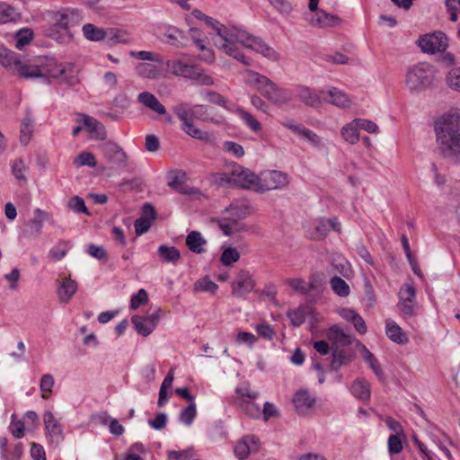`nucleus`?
I'll use <instances>...</instances> for the list:
<instances>
[{
    "label": "nucleus",
    "mask_w": 460,
    "mask_h": 460,
    "mask_svg": "<svg viewBox=\"0 0 460 460\" xmlns=\"http://www.w3.org/2000/svg\"><path fill=\"white\" fill-rule=\"evenodd\" d=\"M192 15L199 20L204 21L217 31V39L215 40V44L222 52L235 58L243 65L249 66L251 62L242 52V48L252 49L270 60H279V53L261 38L254 37L246 31L236 27L227 28L199 9L193 10Z\"/></svg>",
    "instance_id": "nucleus-1"
},
{
    "label": "nucleus",
    "mask_w": 460,
    "mask_h": 460,
    "mask_svg": "<svg viewBox=\"0 0 460 460\" xmlns=\"http://www.w3.org/2000/svg\"><path fill=\"white\" fill-rule=\"evenodd\" d=\"M437 142L445 157L460 161V112L443 115L435 123Z\"/></svg>",
    "instance_id": "nucleus-2"
},
{
    "label": "nucleus",
    "mask_w": 460,
    "mask_h": 460,
    "mask_svg": "<svg viewBox=\"0 0 460 460\" xmlns=\"http://www.w3.org/2000/svg\"><path fill=\"white\" fill-rule=\"evenodd\" d=\"M438 71L428 62H419L407 67L404 85L411 94H420L431 89L437 83Z\"/></svg>",
    "instance_id": "nucleus-3"
},
{
    "label": "nucleus",
    "mask_w": 460,
    "mask_h": 460,
    "mask_svg": "<svg viewBox=\"0 0 460 460\" xmlns=\"http://www.w3.org/2000/svg\"><path fill=\"white\" fill-rule=\"evenodd\" d=\"M45 78H52L60 84L68 86L75 85L79 83L78 71L74 63H58L53 58L47 59L45 62Z\"/></svg>",
    "instance_id": "nucleus-4"
},
{
    "label": "nucleus",
    "mask_w": 460,
    "mask_h": 460,
    "mask_svg": "<svg viewBox=\"0 0 460 460\" xmlns=\"http://www.w3.org/2000/svg\"><path fill=\"white\" fill-rule=\"evenodd\" d=\"M289 184V177L281 171H270L257 175L254 191L263 193L268 190H280Z\"/></svg>",
    "instance_id": "nucleus-5"
},
{
    "label": "nucleus",
    "mask_w": 460,
    "mask_h": 460,
    "mask_svg": "<svg viewBox=\"0 0 460 460\" xmlns=\"http://www.w3.org/2000/svg\"><path fill=\"white\" fill-rule=\"evenodd\" d=\"M168 66L172 73L177 76L199 80V84L204 85H211L213 84V79L209 75L202 74L195 66L188 65L181 61H172L168 64Z\"/></svg>",
    "instance_id": "nucleus-6"
},
{
    "label": "nucleus",
    "mask_w": 460,
    "mask_h": 460,
    "mask_svg": "<svg viewBox=\"0 0 460 460\" xmlns=\"http://www.w3.org/2000/svg\"><path fill=\"white\" fill-rule=\"evenodd\" d=\"M232 187L249 189L254 190L257 175L251 170L234 163L230 165Z\"/></svg>",
    "instance_id": "nucleus-7"
},
{
    "label": "nucleus",
    "mask_w": 460,
    "mask_h": 460,
    "mask_svg": "<svg viewBox=\"0 0 460 460\" xmlns=\"http://www.w3.org/2000/svg\"><path fill=\"white\" fill-rule=\"evenodd\" d=\"M448 46L447 38L442 31H436L420 38L419 47L425 53L443 52Z\"/></svg>",
    "instance_id": "nucleus-8"
},
{
    "label": "nucleus",
    "mask_w": 460,
    "mask_h": 460,
    "mask_svg": "<svg viewBox=\"0 0 460 460\" xmlns=\"http://www.w3.org/2000/svg\"><path fill=\"white\" fill-rule=\"evenodd\" d=\"M281 124L286 128L291 130L294 134L306 140L314 147L321 148L324 146L321 137L303 125L296 123L294 119H285Z\"/></svg>",
    "instance_id": "nucleus-9"
},
{
    "label": "nucleus",
    "mask_w": 460,
    "mask_h": 460,
    "mask_svg": "<svg viewBox=\"0 0 460 460\" xmlns=\"http://www.w3.org/2000/svg\"><path fill=\"white\" fill-rule=\"evenodd\" d=\"M162 310L159 308L155 313L147 314L146 316L133 315L131 322L138 334L145 337L148 336L153 332L158 324L160 315L159 313Z\"/></svg>",
    "instance_id": "nucleus-10"
},
{
    "label": "nucleus",
    "mask_w": 460,
    "mask_h": 460,
    "mask_svg": "<svg viewBox=\"0 0 460 460\" xmlns=\"http://www.w3.org/2000/svg\"><path fill=\"white\" fill-rule=\"evenodd\" d=\"M81 21L82 16L77 9H62L53 15V24L69 30L78 25Z\"/></svg>",
    "instance_id": "nucleus-11"
},
{
    "label": "nucleus",
    "mask_w": 460,
    "mask_h": 460,
    "mask_svg": "<svg viewBox=\"0 0 460 460\" xmlns=\"http://www.w3.org/2000/svg\"><path fill=\"white\" fill-rule=\"evenodd\" d=\"M255 286L252 274L246 270H241L232 283V293L237 297H243L250 293Z\"/></svg>",
    "instance_id": "nucleus-12"
},
{
    "label": "nucleus",
    "mask_w": 460,
    "mask_h": 460,
    "mask_svg": "<svg viewBox=\"0 0 460 460\" xmlns=\"http://www.w3.org/2000/svg\"><path fill=\"white\" fill-rule=\"evenodd\" d=\"M43 423L46 436L51 443L58 444L64 439L62 426L50 411L44 412Z\"/></svg>",
    "instance_id": "nucleus-13"
},
{
    "label": "nucleus",
    "mask_w": 460,
    "mask_h": 460,
    "mask_svg": "<svg viewBox=\"0 0 460 460\" xmlns=\"http://www.w3.org/2000/svg\"><path fill=\"white\" fill-rule=\"evenodd\" d=\"M260 449L259 438L254 435H247L242 438L234 447V455L240 460L247 458L251 454L257 453Z\"/></svg>",
    "instance_id": "nucleus-14"
},
{
    "label": "nucleus",
    "mask_w": 460,
    "mask_h": 460,
    "mask_svg": "<svg viewBox=\"0 0 460 460\" xmlns=\"http://www.w3.org/2000/svg\"><path fill=\"white\" fill-rule=\"evenodd\" d=\"M102 152L104 157L119 167H125L128 156L122 148L115 143L107 142L102 146Z\"/></svg>",
    "instance_id": "nucleus-15"
},
{
    "label": "nucleus",
    "mask_w": 460,
    "mask_h": 460,
    "mask_svg": "<svg viewBox=\"0 0 460 460\" xmlns=\"http://www.w3.org/2000/svg\"><path fill=\"white\" fill-rule=\"evenodd\" d=\"M264 97L272 104L280 107L288 104L292 100V93L288 89L278 86L273 82L268 91L265 92Z\"/></svg>",
    "instance_id": "nucleus-16"
},
{
    "label": "nucleus",
    "mask_w": 460,
    "mask_h": 460,
    "mask_svg": "<svg viewBox=\"0 0 460 460\" xmlns=\"http://www.w3.org/2000/svg\"><path fill=\"white\" fill-rule=\"evenodd\" d=\"M243 75L245 84L261 93L263 96L273 83L267 76L253 70H246Z\"/></svg>",
    "instance_id": "nucleus-17"
},
{
    "label": "nucleus",
    "mask_w": 460,
    "mask_h": 460,
    "mask_svg": "<svg viewBox=\"0 0 460 460\" xmlns=\"http://www.w3.org/2000/svg\"><path fill=\"white\" fill-rule=\"evenodd\" d=\"M328 340L332 343V348L348 346L352 343L353 337L348 331L334 325L326 333Z\"/></svg>",
    "instance_id": "nucleus-18"
},
{
    "label": "nucleus",
    "mask_w": 460,
    "mask_h": 460,
    "mask_svg": "<svg viewBox=\"0 0 460 460\" xmlns=\"http://www.w3.org/2000/svg\"><path fill=\"white\" fill-rule=\"evenodd\" d=\"M44 70L45 63L40 66H33L20 61L14 73L25 79L45 78L46 72Z\"/></svg>",
    "instance_id": "nucleus-19"
},
{
    "label": "nucleus",
    "mask_w": 460,
    "mask_h": 460,
    "mask_svg": "<svg viewBox=\"0 0 460 460\" xmlns=\"http://www.w3.org/2000/svg\"><path fill=\"white\" fill-rule=\"evenodd\" d=\"M293 402L296 411L305 414L314 406L315 399L311 396L307 390H299L295 394Z\"/></svg>",
    "instance_id": "nucleus-20"
},
{
    "label": "nucleus",
    "mask_w": 460,
    "mask_h": 460,
    "mask_svg": "<svg viewBox=\"0 0 460 460\" xmlns=\"http://www.w3.org/2000/svg\"><path fill=\"white\" fill-rule=\"evenodd\" d=\"M137 102L159 115L166 114L165 107L159 102L155 95L149 92L140 93L137 95Z\"/></svg>",
    "instance_id": "nucleus-21"
},
{
    "label": "nucleus",
    "mask_w": 460,
    "mask_h": 460,
    "mask_svg": "<svg viewBox=\"0 0 460 460\" xmlns=\"http://www.w3.org/2000/svg\"><path fill=\"white\" fill-rule=\"evenodd\" d=\"M77 291L76 281L70 278H65L61 280L58 288V296L61 303L66 304Z\"/></svg>",
    "instance_id": "nucleus-22"
},
{
    "label": "nucleus",
    "mask_w": 460,
    "mask_h": 460,
    "mask_svg": "<svg viewBox=\"0 0 460 460\" xmlns=\"http://www.w3.org/2000/svg\"><path fill=\"white\" fill-rule=\"evenodd\" d=\"M79 117L81 118L80 121L84 124L90 134L95 135V137L101 139L105 137L106 130L102 123L95 118L84 113L79 114Z\"/></svg>",
    "instance_id": "nucleus-23"
},
{
    "label": "nucleus",
    "mask_w": 460,
    "mask_h": 460,
    "mask_svg": "<svg viewBox=\"0 0 460 460\" xmlns=\"http://www.w3.org/2000/svg\"><path fill=\"white\" fill-rule=\"evenodd\" d=\"M385 332L391 341L398 344H406L409 341L407 334L393 320L386 321Z\"/></svg>",
    "instance_id": "nucleus-24"
},
{
    "label": "nucleus",
    "mask_w": 460,
    "mask_h": 460,
    "mask_svg": "<svg viewBox=\"0 0 460 460\" xmlns=\"http://www.w3.org/2000/svg\"><path fill=\"white\" fill-rule=\"evenodd\" d=\"M186 245L192 252L200 254L205 252L206 239L198 231H191L186 237Z\"/></svg>",
    "instance_id": "nucleus-25"
},
{
    "label": "nucleus",
    "mask_w": 460,
    "mask_h": 460,
    "mask_svg": "<svg viewBox=\"0 0 460 460\" xmlns=\"http://www.w3.org/2000/svg\"><path fill=\"white\" fill-rule=\"evenodd\" d=\"M332 350L331 367L335 371L339 370L343 365H347L353 360L352 353L346 351L345 349L332 348Z\"/></svg>",
    "instance_id": "nucleus-26"
},
{
    "label": "nucleus",
    "mask_w": 460,
    "mask_h": 460,
    "mask_svg": "<svg viewBox=\"0 0 460 460\" xmlns=\"http://www.w3.org/2000/svg\"><path fill=\"white\" fill-rule=\"evenodd\" d=\"M47 35L50 39L63 44L69 43L74 37V34L71 30L62 28L60 26H56L55 24H52L48 29Z\"/></svg>",
    "instance_id": "nucleus-27"
},
{
    "label": "nucleus",
    "mask_w": 460,
    "mask_h": 460,
    "mask_svg": "<svg viewBox=\"0 0 460 460\" xmlns=\"http://www.w3.org/2000/svg\"><path fill=\"white\" fill-rule=\"evenodd\" d=\"M254 399L243 398L237 400L234 403L238 408L248 417L252 419H259L261 415L260 405L253 402Z\"/></svg>",
    "instance_id": "nucleus-28"
},
{
    "label": "nucleus",
    "mask_w": 460,
    "mask_h": 460,
    "mask_svg": "<svg viewBox=\"0 0 460 460\" xmlns=\"http://www.w3.org/2000/svg\"><path fill=\"white\" fill-rule=\"evenodd\" d=\"M351 394L361 401H367L370 398V385L369 383L363 379H356L350 387Z\"/></svg>",
    "instance_id": "nucleus-29"
},
{
    "label": "nucleus",
    "mask_w": 460,
    "mask_h": 460,
    "mask_svg": "<svg viewBox=\"0 0 460 460\" xmlns=\"http://www.w3.org/2000/svg\"><path fill=\"white\" fill-rule=\"evenodd\" d=\"M20 61L19 56L13 51L7 49H0V64L10 72H15Z\"/></svg>",
    "instance_id": "nucleus-30"
},
{
    "label": "nucleus",
    "mask_w": 460,
    "mask_h": 460,
    "mask_svg": "<svg viewBox=\"0 0 460 460\" xmlns=\"http://www.w3.org/2000/svg\"><path fill=\"white\" fill-rule=\"evenodd\" d=\"M329 99L328 102L339 107V108H349L351 104V100L344 93L337 88H332L327 92Z\"/></svg>",
    "instance_id": "nucleus-31"
},
{
    "label": "nucleus",
    "mask_w": 460,
    "mask_h": 460,
    "mask_svg": "<svg viewBox=\"0 0 460 460\" xmlns=\"http://www.w3.org/2000/svg\"><path fill=\"white\" fill-rule=\"evenodd\" d=\"M106 40L114 44H128L131 42L129 32L117 28H109L106 30Z\"/></svg>",
    "instance_id": "nucleus-32"
},
{
    "label": "nucleus",
    "mask_w": 460,
    "mask_h": 460,
    "mask_svg": "<svg viewBox=\"0 0 460 460\" xmlns=\"http://www.w3.org/2000/svg\"><path fill=\"white\" fill-rule=\"evenodd\" d=\"M358 347L359 348L364 360L368 364L369 367L374 373L379 377H382L383 372L376 358L371 353V351L361 342L358 341Z\"/></svg>",
    "instance_id": "nucleus-33"
},
{
    "label": "nucleus",
    "mask_w": 460,
    "mask_h": 460,
    "mask_svg": "<svg viewBox=\"0 0 460 460\" xmlns=\"http://www.w3.org/2000/svg\"><path fill=\"white\" fill-rule=\"evenodd\" d=\"M157 254L164 261L173 264L181 258V252L176 247L164 244L158 247Z\"/></svg>",
    "instance_id": "nucleus-34"
},
{
    "label": "nucleus",
    "mask_w": 460,
    "mask_h": 460,
    "mask_svg": "<svg viewBox=\"0 0 460 460\" xmlns=\"http://www.w3.org/2000/svg\"><path fill=\"white\" fill-rule=\"evenodd\" d=\"M358 129V124L355 123L353 119L341 128V134L347 143L355 145L359 140Z\"/></svg>",
    "instance_id": "nucleus-35"
},
{
    "label": "nucleus",
    "mask_w": 460,
    "mask_h": 460,
    "mask_svg": "<svg viewBox=\"0 0 460 460\" xmlns=\"http://www.w3.org/2000/svg\"><path fill=\"white\" fill-rule=\"evenodd\" d=\"M84 36L92 41H99L106 39V30L99 28L92 23H86L83 26Z\"/></svg>",
    "instance_id": "nucleus-36"
},
{
    "label": "nucleus",
    "mask_w": 460,
    "mask_h": 460,
    "mask_svg": "<svg viewBox=\"0 0 460 460\" xmlns=\"http://www.w3.org/2000/svg\"><path fill=\"white\" fill-rule=\"evenodd\" d=\"M297 94L299 99L308 106L318 107L321 103L319 96L308 87L300 86Z\"/></svg>",
    "instance_id": "nucleus-37"
},
{
    "label": "nucleus",
    "mask_w": 460,
    "mask_h": 460,
    "mask_svg": "<svg viewBox=\"0 0 460 460\" xmlns=\"http://www.w3.org/2000/svg\"><path fill=\"white\" fill-rule=\"evenodd\" d=\"M173 112L178 119L182 122L181 126L190 123L192 120V106L188 103L182 102L173 107Z\"/></svg>",
    "instance_id": "nucleus-38"
},
{
    "label": "nucleus",
    "mask_w": 460,
    "mask_h": 460,
    "mask_svg": "<svg viewBox=\"0 0 460 460\" xmlns=\"http://www.w3.org/2000/svg\"><path fill=\"white\" fill-rule=\"evenodd\" d=\"M235 111L243 123L253 132H258L261 129V124L250 112L241 107H237Z\"/></svg>",
    "instance_id": "nucleus-39"
},
{
    "label": "nucleus",
    "mask_w": 460,
    "mask_h": 460,
    "mask_svg": "<svg viewBox=\"0 0 460 460\" xmlns=\"http://www.w3.org/2000/svg\"><path fill=\"white\" fill-rule=\"evenodd\" d=\"M330 285L332 291L339 296L346 297L350 293V288L347 282L338 276H334L330 279Z\"/></svg>",
    "instance_id": "nucleus-40"
},
{
    "label": "nucleus",
    "mask_w": 460,
    "mask_h": 460,
    "mask_svg": "<svg viewBox=\"0 0 460 460\" xmlns=\"http://www.w3.org/2000/svg\"><path fill=\"white\" fill-rule=\"evenodd\" d=\"M164 37L169 40V43L175 47H184L183 40L186 39L185 33L175 27H170L164 33Z\"/></svg>",
    "instance_id": "nucleus-41"
},
{
    "label": "nucleus",
    "mask_w": 460,
    "mask_h": 460,
    "mask_svg": "<svg viewBox=\"0 0 460 460\" xmlns=\"http://www.w3.org/2000/svg\"><path fill=\"white\" fill-rule=\"evenodd\" d=\"M316 12V24L322 27L334 26L338 23L339 18L332 14L327 13L323 10H317Z\"/></svg>",
    "instance_id": "nucleus-42"
},
{
    "label": "nucleus",
    "mask_w": 460,
    "mask_h": 460,
    "mask_svg": "<svg viewBox=\"0 0 460 460\" xmlns=\"http://www.w3.org/2000/svg\"><path fill=\"white\" fill-rule=\"evenodd\" d=\"M181 129L190 137L203 140V141H208L209 140V134L208 132L202 131L199 128H196L192 122L188 123L184 126H181Z\"/></svg>",
    "instance_id": "nucleus-43"
},
{
    "label": "nucleus",
    "mask_w": 460,
    "mask_h": 460,
    "mask_svg": "<svg viewBox=\"0 0 460 460\" xmlns=\"http://www.w3.org/2000/svg\"><path fill=\"white\" fill-rule=\"evenodd\" d=\"M54 377L50 374H45L42 376L40 382V389L41 392V396L44 399L49 398L52 391V387L54 385Z\"/></svg>",
    "instance_id": "nucleus-44"
},
{
    "label": "nucleus",
    "mask_w": 460,
    "mask_h": 460,
    "mask_svg": "<svg viewBox=\"0 0 460 460\" xmlns=\"http://www.w3.org/2000/svg\"><path fill=\"white\" fill-rule=\"evenodd\" d=\"M67 208L75 213H83L87 216L90 215L84 200L79 196L72 197L67 202Z\"/></svg>",
    "instance_id": "nucleus-45"
},
{
    "label": "nucleus",
    "mask_w": 460,
    "mask_h": 460,
    "mask_svg": "<svg viewBox=\"0 0 460 460\" xmlns=\"http://www.w3.org/2000/svg\"><path fill=\"white\" fill-rule=\"evenodd\" d=\"M287 316L290 320L291 324L295 327L302 325L305 321V312L303 307L289 310L287 313Z\"/></svg>",
    "instance_id": "nucleus-46"
},
{
    "label": "nucleus",
    "mask_w": 460,
    "mask_h": 460,
    "mask_svg": "<svg viewBox=\"0 0 460 460\" xmlns=\"http://www.w3.org/2000/svg\"><path fill=\"white\" fill-rule=\"evenodd\" d=\"M240 259V253L239 252L233 247H227L226 248L220 257L221 262L225 266H230L234 262L238 261Z\"/></svg>",
    "instance_id": "nucleus-47"
},
{
    "label": "nucleus",
    "mask_w": 460,
    "mask_h": 460,
    "mask_svg": "<svg viewBox=\"0 0 460 460\" xmlns=\"http://www.w3.org/2000/svg\"><path fill=\"white\" fill-rule=\"evenodd\" d=\"M74 164L76 167L80 166H90L94 167L96 165V160L94 155L90 152H82L75 159Z\"/></svg>",
    "instance_id": "nucleus-48"
},
{
    "label": "nucleus",
    "mask_w": 460,
    "mask_h": 460,
    "mask_svg": "<svg viewBox=\"0 0 460 460\" xmlns=\"http://www.w3.org/2000/svg\"><path fill=\"white\" fill-rule=\"evenodd\" d=\"M446 82L449 88L460 92V67L451 69L446 76Z\"/></svg>",
    "instance_id": "nucleus-49"
},
{
    "label": "nucleus",
    "mask_w": 460,
    "mask_h": 460,
    "mask_svg": "<svg viewBox=\"0 0 460 460\" xmlns=\"http://www.w3.org/2000/svg\"><path fill=\"white\" fill-rule=\"evenodd\" d=\"M217 288L218 286L208 278L200 279L194 285L195 291L215 293Z\"/></svg>",
    "instance_id": "nucleus-50"
},
{
    "label": "nucleus",
    "mask_w": 460,
    "mask_h": 460,
    "mask_svg": "<svg viewBox=\"0 0 460 460\" xmlns=\"http://www.w3.org/2000/svg\"><path fill=\"white\" fill-rule=\"evenodd\" d=\"M32 31L30 29L20 30L15 35V46L19 49H22L32 40Z\"/></svg>",
    "instance_id": "nucleus-51"
},
{
    "label": "nucleus",
    "mask_w": 460,
    "mask_h": 460,
    "mask_svg": "<svg viewBox=\"0 0 460 460\" xmlns=\"http://www.w3.org/2000/svg\"><path fill=\"white\" fill-rule=\"evenodd\" d=\"M28 170V165L22 159L16 160L12 165V172L13 176L19 180L26 181L25 172Z\"/></svg>",
    "instance_id": "nucleus-52"
},
{
    "label": "nucleus",
    "mask_w": 460,
    "mask_h": 460,
    "mask_svg": "<svg viewBox=\"0 0 460 460\" xmlns=\"http://www.w3.org/2000/svg\"><path fill=\"white\" fill-rule=\"evenodd\" d=\"M196 404L195 402H191L188 407L181 411L180 414V420L185 425H190L196 417Z\"/></svg>",
    "instance_id": "nucleus-53"
},
{
    "label": "nucleus",
    "mask_w": 460,
    "mask_h": 460,
    "mask_svg": "<svg viewBox=\"0 0 460 460\" xmlns=\"http://www.w3.org/2000/svg\"><path fill=\"white\" fill-rule=\"evenodd\" d=\"M400 302L416 301V290L414 287L405 284L399 291Z\"/></svg>",
    "instance_id": "nucleus-54"
},
{
    "label": "nucleus",
    "mask_w": 460,
    "mask_h": 460,
    "mask_svg": "<svg viewBox=\"0 0 460 460\" xmlns=\"http://www.w3.org/2000/svg\"><path fill=\"white\" fill-rule=\"evenodd\" d=\"M205 94L210 102L225 109L231 110V108L227 106L228 101L220 93L214 91H206Z\"/></svg>",
    "instance_id": "nucleus-55"
},
{
    "label": "nucleus",
    "mask_w": 460,
    "mask_h": 460,
    "mask_svg": "<svg viewBox=\"0 0 460 460\" xmlns=\"http://www.w3.org/2000/svg\"><path fill=\"white\" fill-rule=\"evenodd\" d=\"M31 128H32V125H31V119H25L22 121V126H21V136H20L21 143L23 146H26L31 139Z\"/></svg>",
    "instance_id": "nucleus-56"
},
{
    "label": "nucleus",
    "mask_w": 460,
    "mask_h": 460,
    "mask_svg": "<svg viewBox=\"0 0 460 460\" xmlns=\"http://www.w3.org/2000/svg\"><path fill=\"white\" fill-rule=\"evenodd\" d=\"M314 230L316 239L324 238L330 231L329 220L325 218H321L314 226Z\"/></svg>",
    "instance_id": "nucleus-57"
},
{
    "label": "nucleus",
    "mask_w": 460,
    "mask_h": 460,
    "mask_svg": "<svg viewBox=\"0 0 460 460\" xmlns=\"http://www.w3.org/2000/svg\"><path fill=\"white\" fill-rule=\"evenodd\" d=\"M286 283L294 291L304 295L307 294V283L302 279H286Z\"/></svg>",
    "instance_id": "nucleus-58"
},
{
    "label": "nucleus",
    "mask_w": 460,
    "mask_h": 460,
    "mask_svg": "<svg viewBox=\"0 0 460 460\" xmlns=\"http://www.w3.org/2000/svg\"><path fill=\"white\" fill-rule=\"evenodd\" d=\"M147 293L145 289L141 288L138 292L131 297L130 307L134 310L137 309L140 305L147 302Z\"/></svg>",
    "instance_id": "nucleus-59"
},
{
    "label": "nucleus",
    "mask_w": 460,
    "mask_h": 460,
    "mask_svg": "<svg viewBox=\"0 0 460 460\" xmlns=\"http://www.w3.org/2000/svg\"><path fill=\"white\" fill-rule=\"evenodd\" d=\"M235 394L236 397L234 398V402L237 400H242L243 398L256 399L260 395L258 392L251 390L248 386L237 387L235 389Z\"/></svg>",
    "instance_id": "nucleus-60"
},
{
    "label": "nucleus",
    "mask_w": 460,
    "mask_h": 460,
    "mask_svg": "<svg viewBox=\"0 0 460 460\" xmlns=\"http://www.w3.org/2000/svg\"><path fill=\"white\" fill-rule=\"evenodd\" d=\"M398 306L405 317H411L416 314V301L399 302Z\"/></svg>",
    "instance_id": "nucleus-61"
},
{
    "label": "nucleus",
    "mask_w": 460,
    "mask_h": 460,
    "mask_svg": "<svg viewBox=\"0 0 460 460\" xmlns=\"http://www.w3.org/2000/svg\"><path fill=\"white\" fill-rule=\"evenodd\" d=\"M48 218V214L40 208L34 210V218L31 221L32 226H35L36 231L40 233L41 231L43 222Z\"/></svg>",
    "instance_id": "nucleus-62"
},
{
    "label": "nucleus",
    "mask_w": 460,
    "mask_h": 460,
    "mask_svg": "<svg viewBox=\"0 0 460 460\" xmlns=\"http://www.w3.org/2000/svg\"><path fill=\"white\" fill-rule=\"evenodd\" d=\"M224 148L226 151L232 153L236 157H243L244 155L243 147L233 141H226L224 143Z\"/></svg>",
    "instance_id": "nucleus-63"
},
{
    "label": "nucleus",
    "mask_w": 460,
    "mask_h": 460,
    "mask_svg": "<svg viewBox=\"0 0 460 460\" xmlns=\"http://www.w3.org/2000/svg\"><path fill=\"white\" fill-rule=\"evenodd\" d=\"M191 456V449L181 451L172 450L168 453V460H189Z\"/></svg>",
    "instance_id": "nucleus-64"
}]
</instances>
